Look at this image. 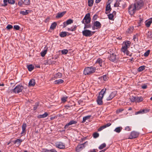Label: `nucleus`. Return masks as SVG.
<instances>
[{"label": "nucleus", "instance_id": "nucleus-1", "mask_svg": "<svg viewBox=\"0 0 152 152\" xmlns=\"http://www.w3.org/2000/svg\"><path fill=\"white\" fill-rule=\"evenodd\" d=\"M101 91H103V96H104V99L107 100H111L116 94V91L111 92L109 90H107L106 88L102 89Z\"/></svg>", "mask_w": 152, "mask_h": 152}, {"label": "nucleus", "instance_id": "nucleus-2", "mask_svg": "<svg viewBox=\"0 0 152 152\" xmlns=\"http://www.w3.org/2000/svg\"><path fill=\"white\" fill-rule=\"evenodd\" d=\"M96 69L94 67H88L85 68L84 71V73L85 75H89L94 72Z\"/></svg>", "mask_w": 152, "mask_h": 152}, {"label": "nucleus", "instance_id": "nucleus-3", "mask_svg": "<svg viewBox=\"0 0 152 152\" xmlns=\"http://www.w3.org/2000/svg\"><path fill=\"white\" fill-rule=\"evenodd\" d=\"M144 3L142 0H136L134 4L136 10H139L142 8Z\"/></svg>", "mask_w": 152, "mask_h": 152}, {"label": "nucleus", "instance_id": "nucleus-4", "mask_svg": "<svg viewBox=\"0 0 152 152\" xmlns=\"http://www.w3.org/2000/svg\"><path fill=\"white\" fill-rule=\"evenodd\" d=\"M103 91H101L99 94L96 100L97 104L99 105H102L103 104V101L102 99L104 97Z\"/></svg>", "mask_w": 152, "mask_h": 152}, {"label": "nucleus", "instance_id": "nucleus-5", "mask_svg": "<svg viewBox=\"0 0 152 152\" xmlns=\"http://www.w3.org/2000/svg\"><path fill=\"white\" fill-rule=\"evenodd\" d=\"M115 50H112L110 51V56L109 57V59L112 61H114L116 58Z\"/></svg>", "mask_w": 152, "mask_h": 152}, {"label": "nucleus", "instance_id": "nucleus-6", "mask_svg": "<svg viewBox=\"0 0 152 152\" xmlns=\"http://www.w3.org/2000/svg\"><path fill=\"white\" fill-rule=\"evenodd\" d=\"M130 99L131 102L138 103L142 102L143 100V98L141 97H138L133 96L131 97Z\"/></svg>", "mask_w": 152, "mask_h": 152}, {"label": "nucleus", "instance_id": "nucleus-7", "mask_svg": "<svg viewBox=\"0 0 152 152\" xmlns=\"http://www.w3.org/2000/svg\"><path fill=\"white\" fill-rule=\"evenodd\" d=\"M136 10H137L134 4L131 5L128 8L129 12L131 15L134 14Z\"/></svg>", "mask_w": 152, "mask_h": 152}, {"label": "nucleus", "instance_id": "nucleus-8", "mask_svg": "<svg viewBox=\"0 0 152 152\" xmlns=\"http://www.w3.org/2000/svg\"><path fill=\"white\" fill-rule=\"evenodd\" d=\"M23 88V86L21 85H18L13 90V91L15 93H18L22 91Z\"/></svg>", "mask_w": 152, "mask_h": 152}, {"label": "nucleus", "instance_id": "nucleus-9", "mask_svg": "<svg viewBox=\"0 0 152 152\" xmlns=\"http://www.w3.org/2000/svg\"><path fill=\"white\" fill-rule=\"evenodd\" d=\"M94 33L95 31L92 32L91 31L88 30H84L82 32L83 35L86 37H90Z\"/></svg>", "mask_w": 152, "mask_h": 152}, {"label": "nucleus", "instance_id": "nucleus-10", "mask_svg": "<svg viewBox=\"0 0 152 152\" xmlns=\"http://www.w3.org/2000/svg\"><path fill=\"white\" fill-rule=\"evenodd\" d=\"M90 14L87 13L85 17L83 20L82 21V22L83 23H84V20H85L86 23L88 24L90 23L91 20V18H90Z\"/></svg>", "mask_w": 152, "mask_h": 152}, {"label": "nucleus", "instance_id": "nucleus-11", "mask_svg": "<svg viewBox=\"0 0 152 152\" xmlns=\"http://www.w3.org/2000/svg\"><path fill=\"white\" fill-rule=\"evenodd\" d=\"M87 142H85L83 144H80L78 145L77 148H76V150L77 152H80L81 150L83 149V148L85 147L84 145Z\"/></svg>", "mask_w": 152, "mask_h": 152}, {"label": "nucleus", "instance_id": "nucleus-12", "mask_svg": "<svg viewBox=\"0 0 152 152\" xmlns=\"http://www.w3.org/2000/svg\"><path fill=\"white\" fill-rule=\"evenodd\" d=\"M3 2L4 4H2L1 6L5 7L7 5L8 2L10 4H14L15 1L14 0H4Z\"/></svg>", "mask_w": 152, "mask_h": 152}, {"label": "nucleus", "instance_id": "nucleus-13", "mask_svg": "<svg viewBox=\"0 0 152 152\" xmlns=\"http://www.w3.org/2000/svg\"><path fill=\"white\" fill-rule=\"evenodd\" d=\"M139 135V134L137 132L133 131L131 132V135L129 137V138L132 139L134 138L138 137Z\"/></svg>", "mask_w": 152, "mask_h": 152}, {"label": "nucleus", "instance_id": "nucleus-14", "mask_svg": "<svg viewBox=\"0 0 152 152\" xmlns=\"http://www.w3.org/2000/svg\"><path fill=\"white\" fill-rule=\"evenodd\" d=\"M56 147L59 149H64L65 148V144L63 143L60 142L56 144Z\"/></svg>", "mask_w": 152, "mask_h": 152}, {"label": "nucleus", "instance_id": "nucleus-15", "mask_svg": "<svg viewBox=\"0 0 152 152\" xmlns=\"http://www.w3.org/2000/svg\"><path fill=\"white\" fill-rule=\"evenodd\" d=\"M127 48L124 47L122 46L121 49V50L122 52H123L124 54H126L127 55L130 56L129 52L127 50Z\"/></svg>", "mask_w": 152, "mask_h": 152}, {"label": "nucleus", "instance_id": "nucleus-16", "mask_svg": "<svg viewBox=\"0 0 152 152\" xmlns=\"http://www.w3.org/2000/svg\"><path fill=\"white\" fill-rule=\"evenodd\" d=\"M122 1L121 0H118L114 4V7H121L122 5Z\"/></svg>", "mask_w": 152, "mask_h": 152}, {"label": "nucleus", "instance_id": "nucleus-17", "mask_svg": "<svg viewBox=\"0 0 152 152\" xmlns=\"http://www.w3.org/2000/svg\"><path fill=\"white\" fill-rule=\"evenodd\" d=\"M27 125L26 123H24L22 126V131L21 133V134H23L25 133L26 132V128Z\"/></svg>", "mask_w": 152, "mask_h": 152}, {"label": "nucleus", "instance_id": "nucleus-18", "mask_svg": "<svg viewBox=\"0 0 152 152\" xmlns=\"http://www.w3.org/2000/svg\"><path fill=\"white\" fill-rule=\"evenodd\" d=\"M66 11H64L62 12L58 13L56 16V18H59L62 17L66 13Z\"/></svg>", "mask_w": 152, "mask_h": 152}, {"label": "nucleus", "instance_id": "nucleus-19", "mask_svg": "<svg viewBox=\"0 0 152 152\" xmlns=\"http://www.w3.org/2000/svg\"><path fill=\"white\" fill-rule=\"evenodd\" d=\"M76 123V122L75 121H72L65 125L64 128L65 129H66L68 128L69 126L73 124H75Z\"/></svg>", "mask_w": 152, "mask_h": 152}, {"label": "nucleus", "instance_id": "nucleus-20", "mask_svg": "<svg viewBox=\"0 0 152 152\" xmlns=\"http://www.w3.org/2000/svg\"><path fill=\"white\" fill-rule=\"evenodd\" d=\"M94 26L96 27L97 28H99L101 27V25L99 22L96 21L94 23Z\"/></svg>", "mask_w": 152, "mask_h": 152}, {"label": "nucleus", "instance_id": "nucleus-21", "mask_svg": "<svg viewBox=\"0 0 152 152\" xmlns=\"http://www.w3.org/2000/svg\"><path fill=\"white\" fill-rule=\"evenodd\" d=\"M152 23V18H151L148 21H146L145 25L146 27H149Z\"/></svg>", "mask_w": 152, "mask_h": 152}, {"label": "nucleus", "instance_id": "nucleus-22", "mask_svg": "<svg viewBox=\"0 0 152 152\" xmlns=\"http://www.w3.org/2000/svg\"><path fill=\"white\" fill-rule=\"evenodd\" d=\"M35 84V80L34 79H32L30 80L29 83V86H34Z\"/></svg>", "mask_w": 152, "mask_h": 152}, {"label": "nucleus", "instance_id": "nucleus-23", "mask_svg": "<svg viewBox=\"0 0 152 152\" xmlns=\"http://www.w3.org/2000/svg\"><path fill=\"white\" fill-rule=\"evenodd\" d=\"M129 42H130L129 41H127L125 42L123 44L122 46L128 48L129 46H130V44Z\"/></svg>", "mask_w": 152, "mask_h": 152}, {"label": "nucleus", "instance_id": "nucleus-24", "mask_svg": "<svg viewBox=\"0 0 152 152\" xmlns=\"http://www.w3.org/2000/svg\"><path fill=\"white\" fill-rule=\"evenodd\" d=\"M48 114L47 112H45V113L42 115H38L37 117L39 118H44L48 115Z\"/></svg>", "mask_w": 152, "mask_h": 152}, {"label": "nucleus", "instance_id": "nucleus-25", "mask_svg": "<svg viewBox=\"0 0 152 152\" xmlns=\"http://www.w3.org/2000/svg\"><path fill=\"white\" fill-rule=\"evenodd\" d=\"M57 26V23L56 22H54L51 25V26H50V29H54L55 28H56V26Z\"/></svg>", "mask_w": 152, "mask_h": 152}, {"label": "nucleus", "instance_id": "nucleus-26", "mask_svg": "<svg viewBox=\"0 0 152 152\" xmlns=\"http://www.w3.org/2000/svg\"><path fill=\"white\" fill-rule=\"evenodd\" d=\"M29 11V10H26L25 11H21L20 12V14H22L23 15H26L28 14Z\"/></svg>", "mask_w": 152, "mask_h": 152}, {"label": "nucleus", "instance_id": "nucleus-27", "mask_svg": "<svg viewBox=\"0 0 152 152\" xmlns=\"http://www.w3.org/2000/svg\"><path fill=\"white\" fill-rule=\"evenodd\" d=\"M47 48L46 47V49H45L44 51H42L41 53V56L42 57H44L45 56V55L47 53Z\"/></svg>", "mask_w": 152, "mask_h": 152}, {"label": "nucleus", "instance_id": "nucleus-28", "mask_svg": "<svg viewBox=\"0 0 152 152\" xmlns=\"http://www.w3.org/2000/svg\"><path fill=\"white\" fill-rule=\"evenodd\" d=\"M23 4L26 5H29L30 4L29 0H23Z\"/></svg>", "mask_w": 152, "mask_h": 152}, {"label": "nucleus", "instance_id": "nucleus-29", "mask_svg": "<svg viewBox=\"0 0 152 152\" xmlns=\"http://www.w3.org/2000/svg\"><path fill=\"white\" fill-rule=\"evenodd\" d=\"M63 80L61 79H60L58 80H56L55 82V84H58L60 83H63Z\"/></svg>", "mask_w": 152, "mask_h": 152}, {"label": "nucleus", "instance_id": "nucleus-30", "mask_svg": "<svg viewBox=\"0 0 152 152\" xmlns=\"http://www.w3.org/2000/svg\"><path fill=\"white\" fill-rule=\"evenodd\" d=\"M27 67L28 70L30 71H31L34 69V66L32 64L28 66Z\"/></svg>", "mask_w": 152, "mask_h": 152}, {"label": "nucleus", "instance_id": "nucleus-31", "mask_svg": "<svg viewBox=\"0 0 152 152\" xmlns=\"http://www.w3.org/2000/svg\"><path fill=\"white\" fill-rule=\"evenodd\" d=\"M122 129V128L121 127H118L115 128L114 131L117 133H119L121 131Z\"/></svg>", "mask_w": 152, "mask_h": 152}, {"label": "nucleus", "instance_id": "nucleus-32", "mask_svg": "<svg viewBox=\"0 0 152 152\" xmlns=\"http://www.w3.org/2000/svg\"><path fill=\"white\" fill-rule=\"evenodd\" d=\"M94 1L93 0H88V6L90 7L92 6L93 4Z\"/></svg>", "mask_w": 152, "mask_h": 152}, {"label": "nucleus", "instance_id": "nucleus-33", "mask_svg": "<svg viewBox=\"0 0 152 152\" xmlns=\"http://www.w3.org/2000/svg\"><path fill=\"white\" fill-rule=\"evenodd\" d=\"M54 63V62L53 61L52 62V60L50 59L48 60L46 63L45 64H51Z\"/></svg>", "mask_w": 152, "mask_h": 152}, {"label": "nucleus", "instance_id": "nucleus-34", "mask_svg": "<svg viewBox=\"0 0 152 152\" xmlns=\"http://www.w3.org/2000/svg\"><path fill=\"white\" fill-rule=\"evenodd\" d=\"M91 116H87L84 117L83 118V121H82V123H84L86 121V120L89 119L90 118Z\"/></svg>", "mask_w": 152, "mask_h": 152}, {"label": "nucleus", "instance_id": "nucleus-35", "mask_svg": "<svg viewBox=\"0 0 152 152\" xmlns=\"http://www.w3.org/2000/svg\"><path fill=\"white\" fill-rule=\"evenodd\" d=\"M145 69V66H142L140 67L138 69V71L139 72H141L144 70Z\"/></svg>", "mask_w": 152, "mask_h": 152}, {"label": "nucleus", "instance_id": "nucleus-36", "mask_svg": "<svg viewBox=\"0 0 152 152\" xmlns=\"http://www.w3.org/2000/svg\"><path fill=\"white\" fill-rule=\"evenodd\" d=\"M22 142V141L21 140L19 139H18L15 141L14 143L16 144L17 143L18 144L20 145Z\"/></svg>", "mask_w": 152, "mask_h": 152}, {"label": "nucleus", "instance_id": "nucleus-37", "mask_svg": "<svg viewBox=\"0 0 152 152\" xmlns=\"http://www.w3.org/2000/svg\"><path fill=\"white\" fill-rule=\"evenodd\" d=\"M110 2H109V3L107 5L106 8V11H108L111 9L110 5Z\"/></svg>", "mask_w": 152, "mask_h": 152}, {"label": "nucleus", "instance_id": "nucleus-38", "mask_svg": "<svg viewBox=\"0 0 152 152\" xmlns=\"http://www.w3.org/2000/svg\"><path fill=\"white\" fill-rule=\"evenodd\" d=\"M60 35L61 37H64L66 35V32H62L60 33Z\"/></svg>", "mask_w": 152, "mask_h": 152}, {"label": "nucleus", "instance_id": "nucleus-39", "mask_svg": "<svg viewBox=\"0 0 152 152\" xmlns=\"http://www.w3.org/2000/svg\"><path fill=\"white\" fill-rule=\"evenodd\" d=\"M106 146V145L105 143H104L101 145L99 147V149H102Z\"/></svg>", "mask_w": 152, "mask_h": 152}, {"label": "nucleus", "instance_id": "nucleus-40", "mask_svg": "<svg viewBox=\"0 0 152 152\" xmlns=\"http://www.w3.org/2000/svg\"><path fill=\"white\" fill-rule=\"evenodd\" d=\"M73 22V20H72L71 19H69L66 21V25H69L70 24L72 23Z\"/></svg>", "mask_w": 152, "mask_h": 152}, {"label": "nucleus", "instance_id": "nucleus-41", "mask_svg": "<svg viewBox=\"0 0 152 152\" xmlns=\"http://www.w3.org/2000/svg\"><path fill=\"white\" fill-rule=\"evenodd\" d=\"M147 37L148 38H152V32H148L147 34Z\"/></svg>", "mask_w": 152, "mask_h": 152}, {"label": "nucleus", "instance_id": "nucleus-42", "mask_svg": "<svg viewBox=\"0 0 152 152\" xmlns=\"http://www.w3.org/2000/svg\"><path fill=\"white\" fill-rule=\"evenodd\" d=\"M68 52V50L67 49H64L61 50V53L63 54H66Z\"/></svg>", "mask_w": 152, "mask_h": 152}, {"label": "nucleus", "instance_id": "nucleus-43", "mask_svg": "<svg viewBox=\"0 0 152 152\" xmlns=\"http://www.w3.org/2000/svg\"><path fill=\"white\" fill-rule=\"evenodd\" d=\"M108 17L109 19L113 20V18L114 16L113 14H110L108 15Z\"/></svg>", "mask_w": 152, "mask_h": 152}, {"label": "nucleus", "instance_id": "nucleus-44", "mask_svg": "<svg viewBox=\"0 0 152 152\" xmlns=\"http://www.w3.org/2000/svg\"><path fill=\"white\" fill-rule=\"evenodd\" d=\"M133 30V28L132 27H130L127 30V32L128 33H131Z\"/></svg>", "mask_w": 152, "mask_h": 152}, {"label": "nucleus", "instance_id": "nucleus-45", "mask_svg": "<svg viewBox=\"0 0 152 152\" xmlns=\"http://www.w3.org/2000/svg\"><path fill=\"white\" fill-rule=\"evenodd\" d=\"M124 110L123 109H119L117 110L116 111V113L117 114H118L120 113L121 112Z\"/></svg>", "mask_w": 152, "mask_h": 152}, {"label": "nucleus", "instance_id": "nucleus-46", "mask_svg": "<svg viewBox=\"0 0 152 152\" xmlns=\"http://www.w3.org/2000/svg\"><path fill=\"white\" fill-rule=\"evenodd\" d=\"M93 136L94 138H96L99 137V134L96 132H95L93 134Z\"/></svg>", "mask_w": 152, "mask_h": 152}, {"label": "nucleus", "instance_id": "nucleus-47", "mask_svg": "<svg viewBox=\"0 0 152 152\" xmlns=\"http://www.w3.org/2000/svg\"><path fill=\"white\" fill-rule=\"evenodd\" d=\"M105 128V126L104 125L101 126L100 128H99L98 129V131H100L103 130V129H104Z\"/></svg>", "mask_w": 152, "mask_h": 152}, {"label": "nucleus", "instance_id": "nucleus-48", "mask_svg": "<svg viewBox=\"0 0 152 152\" xmlns=\"http://www.w3.org/2000/svg\"><path fill=\"white\" fill-rule=\"evenodd\" d=\"M150 53V50H148L145 53L144 56L145 57H147L148 56Z\"/></svg>", "mask_w": 152, "mask_h": 152}, {"label": "nucleus", "instance_id": "nucleus-49", "mask_svg": "<svg viewBox=\"0 0 152 152\" xmlns=\"http://www.w3.org/2000/svg\"><path fill=\"white\" fill-rule=\"evenodd\" d=\"M14 28L16 30H19L20 28V27L18 25H15L14 26Z\"/></svg>", "mask_w": 152, "mask_h": 152}, {"label": "nucleus", "instance_id": "nucleus-50", "mask_svg": "<svg viewBox=\"0 0 152 152\" xmlns=\"http://www.w3.org/2000/svg\"><path fill=\"white\" fill-rule=\"evenodd\" d=\"M56 77L60 78L61 77L62 75L61 73L58 72L56 74Z\"/></svg>", "mask_w": 152, "mask_h": 152}, {"label": "nucleus", "instance_id": "nucleus-51", "mask_svg": "<svg viewBox=\"0 0 152 152\" xmlns=\"http://www.w3.org/2000/svg\"><path fill=\"white\" fill-rule=\"evenodd\" d=\"M12 26L11 25H8L6 27V28L8 30L12 29Z\"/></svg>", "mask_w": 152, "mask_h": 152}, {"label": "nucleus", "instance_id": "nucleus-52", "mask_svg": "<svg viewBox=\"0 0 152 152\" xmlns=\"http://www.w3.org/2000/svg\"><path fill=\"white\" fill-rule=\"evenodd\" d=\"M143 113H146L149 111V109H145L142 110Z\"/></svg>", "mask_w": 152, "mask_h": 152}, {"label": "nucleus", "instance_id": "nucleus-53", "mask_svg": "<svg viewBox=\"0 0 152 152\" xmlns=\"http://www.w3.org/2000/svg\"><path fill=\"white\" fill-rule=\"evenodd\" d=\"M141 113H142V114L143 113L142 110H140V111H139L138 112H136L135 113V114L137 115V114H141Z\"/></svg>", "mask_w": 152, "mask_h": 152}, {"label": "nucleus", "instance_id": "nucleus-54", "mask_svg": "<svg viewBox=\"0 0 152 152\" xmlns=\"http://www.w3.org/2000/svg\"><path fill=\"white\" fill-rule=\"evenodd\" d=\"M91 27V25L89 24H85V26L84 27V29L87 28H90Z\"/></svg>", "mask_w": 152, "mask_h": 152}, {"label": "nucleus", "instance_id": "nucleus-55", "mask_svg": "<svg viewBox=\"0 0 152 152\" xmlns=\"http://www.w3.org/2000/svg\"><path fill=\"white\" fill-rule=\"evenodd\" d=\"M67 97H63L61 98V100L63 102H65L66 101Z\"/></svg>", "mask_w": 152, "mask_h": 152}, {"label": "nucleus", "instance_id": "nucleus-56", "mask_svg": "<svg viewBox=\"0 0 152 152\" xmlns=\"http://www.w3.org/2000/svg\"><path fill=\"white\" fill-rule=\"evenodd\" d=\"M103 79L104 81L107 80H108V77L106 75H104L103 77Z\"/></svg>", "mask_w": 152, "mask_h": 152}, {"label": "nucleus", "instance_id": "nucleus-57", "mask_svg": "<svg viewBox=\"0 0 152 152\" xmlns=\"http://www.w3.org/2000/svg\"><path fill=\"white\" fill-rule=\"evenodd\" d=\"M23 0H22V1H20L18 2V5H19L20 6H22L23 4Z\"/></svg>", "mask_w": 152, "mask_h": 152}, {"label": "nucleus", "instance_id": "nucleus-58", "mask_svg": "<svg viewBox=\"0 0 152 152\" xmlns=\"http://www.w3.org/2000/svg\"><path fill=\"white\" fill-rule=\"evenodd\" d=\"M111 125V124L108 123L107 124H106L104 125V126H105V128H106L107 127H109V126H110Z\"/></svg>", "mask_w": 152, "mask_h": 152}, {"label": "nucleus", "instance_id": "nucleus-59", "mask_svg": "<svg viewBox=\"0 0 152 152\" xmlns=\"http://www.w3.org/2000/svg\"><path fill=\"white\" fill-rule=\"evenodd\" d=\"M102 62V60L99 59H98L97 60L96 62L100 64Z\"/></svg>", "mask_w": 152, "mask_h": 152}, {"label": "nucleus", "instance_id": "nucleus-60", "mask_svg": "<svg viewBox=\"0 0 152 152\" xmlns=\"http://www.w3.org/2000/svg\"><path fill=\"white\" fill-rule=\"evenodd\" d=\"M147 86L146 85H144L142 86V88L143 89H145L147 88Z\"/></svg>", "mask_w": 152, "mask_h": 152}, {"label": "nucleus", "instance_id": "nucleus-61", "mask_svg": "<svg viewBox=\"0 0 152 152\" xmlns=\"http://www.w3.org/2000/svg\"><path fill=\"white\" fill-rule=\"evenodd\" d=\"M50 151L51 152H57L56 151V150L54 149H51V150H50Z\"/></svg>", "mask_w": 152, "mask_h": 152}, {"label": "nucleus", "instance_id": "nucleus-62", "mask_svg": "<svg viewBox=\"0 0 152 152\" xmlns=\"http://www.w3.org/2000/svg\"><path fill=\"white\" fill-rule=\"evenodd\" d=\"M130 128L129 126H126L125 128V129L127 130L128 131H129L130 130Z\"/></svg>", "mask_w": 152, "mask_h": 152}, {"label": "nucleus", "instance_id": "nucleus-63", "mask_svg": "<svg viewBox=\"0 0 152 152\" xmlns=\"http://www.w3.org/2000/svg\"><path fill=\"white\" fill-rule=\"evenodd\" d=\"M49 18H47L45 20V23H47L48 22V21H49Z\"/></svg>", "mask_w": 152, "mask_h": 152}, {"label": "nucleus", "instance_id": "nucleus-64", "mask_svg": "<svg viewBox=\"0 0 152 152\" xmlns=\"http://www.w3.org/2000/svg\"><path fill=\"white\" fill-rule=\"evenodd\" d=\"M38 106V104L35 105V106L34 107V110H35L37 109Z\"/></svg>", "mask_w": 152, "mask_h": 152}]
</instances>
